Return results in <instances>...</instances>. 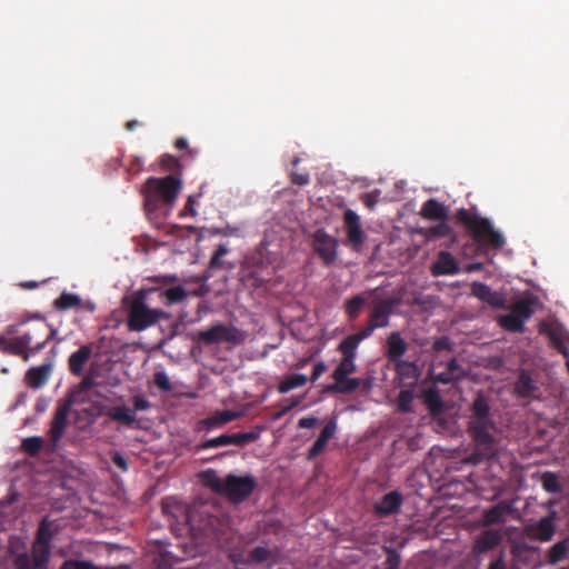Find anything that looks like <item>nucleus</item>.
Wrapping results in <instances>:
<instances>
[{
    "label": "nucleus",
    "mask_w": 569,
    "mask_h": 569,
    "mask_svg": "<svg viewBox=\"0 0 569 569\" xmlns=\"http://www.w3.org/2000/svg\"><path fill=\"white\" fill-rule=\"evenodd\" d=\"M497 423L490 413V406L483 395L479 393L470 407L467 431L475 445L467 462L479 465L498 457V439L493 435Z\"/></svg>",
    "instance_id": "f257e3e1"
},
{
    "label": "nucleus",
    "mask_w": 569,
    "mask_h": 569,
    "mask_svg": "<svg viewBox=\"0 0 569 569\" xmlns=\"http://www.w3.org/2000/svg\"><path fill=\"white\" fill-rule=\"evenodd\" d=\"M152 290L140 289L122 300L127 312V328L129 331L141 332L153 327L161 320H170L171 315L161 309L150 308L147 296Z\"/></svg>",
    "instance_id": "f03ea898"
},
{
    "label": "nucleus",
    "mask_w": 569,
    "mask_h": 569,
    "mask_svg": "<svg viewBox=\"0 0 569 569\" xmlns=\"http://www.w3.org/2000/svg\"><path fill=\"white\" fill-rule=\"evenodd\" d=\"M181 187V179L174 174L164 178H148L141 189L146 211L152 213L163 210L164 213H168L176 202Z\"/></svg>",
    "instance_id": "7ed1b4c3"
},
{
    "label": "nucleus",
    "mask_w": 569,
    "mask_h": 569,
    "mask_svg": "<svg viewBox=\"0 0 569 569\" xmlns=\"http://www.w3.org/2000/svg\"><path fill=\"white\" fill-rule=\"evenodd\" d=\"M456 217L470 233L479 253L487 254L489 251L499 250L505 246L503 236L493 228L489 219L465 208L459 209Z\"/></svg>",
    "instance_id": "20e7f679"
},
{
    "label": "nucleus",
    "mask_w": 569,
    "mask_h": 569,
    "mask_svg": "<svg viewBox=\"0 0 569 569\" xmlns=\"http://www.w3.org/2000/svg\"><path fill=\"white\" fill-rule=\"evenodd\" d=\"M199 478L203 486L218 495L226 496L233 503L244 501L257 486L256 479L250 475L243 477L228 475L222 479L213 469L202 471Z\"/></svg>",
    "instance_id": "39448f33"
},
{
    "label": "nucleus",
    "mask_w": 569,
    "mask_h": 569,
    "mask_svg": "<svg viewBox=\"0 0 569 569\" xmlns=\"http://www.w3.org/2000/svg\"><path fill=\"white\" fill-rule=\"evenodd\" d=\"M193 339L194 341L206 346L222 342L230 343L231 346H239L243 343L246 335L234 326H227L222 322H217L207 329L197 331Z\"/></svg>",
    "instance_id": "423d86ee"
},
{
    "label": "nucleus",
    "mask_w": 569,
    "mask_h": 569,
    "mask_svg": "<svg viewBox=\"0 0 569 569\" xmlns=\"http://www.w3.org/2000/svg\"><path fill=\"white\" fill-rule=\"evenodd\" d=\"M272 272L263 261L261 252L253 253L246 259L241 268V281L251 289H259L264 286L271 277Z\"/></svg>",
    "instance_id": "0eeeda50"
},
{
    "label": "nucleus",
    "mask_w": 569,
    "mask_h": 569,
    "mask_svg": "<svg viewBox=\"0 0 569 569\" xmlns=\"http://www.w3.org/2000/svg\"><path fill=\"white\" fill-rule=\"evenodd\" d=\"M338 240L325 229H318L311 237V247L323 266H332L338 257Z\"/></svg>",
    "instance_id": "6e6552de"
},
{
    "label": "nucleus",
    "mask_w": 569,
    "mask_h": 569,
    "mask_svg": "<svg viewBox=\"0 0 569 569\" xmlns=\"http://www.w3.org/2000/svg\"><path fill=\"white\" fill-rule=\"evenodd\" d=\"M343 227L347 234V243L356 252L362 249L366 233L362 230L360 217L351 209L343 213Z\"/></svg>",
    "instance_id": "1a4fd4ad"
},
{
    "label": "nucleus",
    "mask_w": 569,
    "mask_h": 569,
    "mask_svg": "<svg viewBox=\"0 0 569 569\" xmlns=\"http://www.w3.org/2000/svg\"><path fill=\"white\" fill-rule=\"evenodd\" d=\"M56 330L51 328L44 320H41L31 326L26 332L22 333L23 339H29V350L32 355L41 351L47 343L53 338Z\"/></svg>",
    "instance_id": "9d476101"
},
{
    "label": "nucleus",
    "mask_w": 569,
    "mask_h": 569,
    "mask_svg": "<svg viewBox=\"0 0 569 569\" xmlns=\"http://www.w3.org/2000/svg\"><path fill=\"white\" fill-rule=\"evenodd\" d=\"M399 305V300L396 298L381 299L373 302L368 322L378 328H386L389 326L390 316L393 313V309Z\"/></svg>",
    "instance_id": "9b49d317"
},
{
    "label": "nucleus",
    "mask_w": 569,
    "mask_h": 569,
    "mask_svg": "<svg viewBox=\"0 0 569 569\" xmlns=\"http://www.w3.org/2000/svg\"><path fill=\"white\" fill-rule=\"evenodd\" d=\"M503 539V531L502 529L497 528H489L483 531H481L472 547V553L476 556L489 552L497 548Z\"/></svg>",
    "instance_id": "f8f14e48"
},
{
    "label": "nucleus",
    "mask_w": 569,
    "mask_h": 569,
    "mask_svg": "<svg viewBox=\"0 0 569 569\" xmlns=\"http://www.w3.org/2000/svg\"><path fill=\"white\" fill-rule=\"evenodd\" d=\"M70 407V402H63L60 403L54 411L48 433L53 447H56V445L60 441L66 431Z\"/></svg>",
    "instance_id": "ddd939ff"
},
{
    "label": "nucleus",
    "mask_w": 569,
    "mask_h": 569,
    "mask_svg": "<svg viewBox=\"0 0 569 569\" xmlns=\"http://www.w3.org/2000/svg\"><path fill=\"white\" fill-rule=\"evenodd\" d=\"M337 349L342 355V358L333 370L331 377L332 379H342L356 371L357 366L355 361L357 358V351L342 343H339Z\"/></svg>",
    "instance_id": "4468645a"
},
{
    "label": "nucleus",
    "mask_w": 569,
    "mask_h": 569,
    "mask_svg": "<svg viewBox=\"0 0 569 569\" xmlns=\"http://www.w3.org/2000/svg\"><path fill=\"white\" fill-rule=\"evenodd\" d=\"M99 415L107 416L111 421L126 427H132L136 421V412L131 408L122 406H101Z\"/></svg>",
    "instance_id": "2eb2a0df"
},
{
    "label": "nucleus",
    "mask_w": 569,
    "mask_h": 569,
    "mask_svg": "<svg viewBox=\"0 0 569 569\" xmlns=\"http://www.w3.org/2000/svg\"><path fill=\"white\" fill-rule=\"evenodd\" d=\"M29 339L30 337H27L24 340L22 335L12 339L0 335V351L8 355L20 356L24 361H28L30 355H32L29 350Z\"/></svg>",
    "instance_id": "dca6fc26"
},
{
    "label": "nucleus",
    "mask_w": 569,
    "mask_h": 569,
    "mask_svg": "<svg viewBox=\"0 0 569 569\" xmlns=\"http://www.w3.org/2000/svg\"><path fill=\"white\" fill-rule=\"evenodd\" d=\"M239 417V413L232 410H222L216 411L213 415L201 419L197 423V431H206L209 432L213 429L220 428L228 422L236 420Z\"/></svg>",
    "instance_id": "f3484780"
},
{
    "label": "nucleus",
    "mask_w": 569,
    "mask_h": 569,
    "mask_svg": "<svg viewBox=\"0 0 569 569\" xmlns=\"http://www.w3.org/2000/svg\"><path fill=\"white\" fill-rule=\"evenodd\" d=\"M338 426L336 419H331L326 423L322 428L320 435L313 445L309 448L307 452V459L313 460L319 457L326 449L328 441L332 439L337 432Z\"/></svg>",
    "instance_id": "a211bd4d"
},
{
    "label": "nucleus",
    "mask_w": 569,
    "mask_h": 569,
    "mask_svg": "<svg viewBox=\"0 0 569 569\" xmlns=\"http://www.w3.org/2000/svg\"><path fill=\"white\" fill-rule=\"evenodd\" d=\"M460 271V267L456 258L448 251H440L436 261L431 266V273L435 277L452 276Z\"/></svg>",
    "instance_id": "6ab92c4d"
},
{
    "label": "nucleus",
    "mask_w": 569,
    "mask_h": 569,
    "mask_svg": "<svg viewBox=\"0 0 569 569\" xmlns=\"http://www.w3.org/2000/svg\"><path fill=\"white\" fill-rule=\"evenodd\" d=\"M515 393L519 398L536 399L539 398L540 389L532 380L531 375L527 370H521L515 383Z\"/></svg>",
    "instance_id": "aec40b11"
},
{
    "label": "nucleus",
    "mask_w": 569,
    "mask_h": 569,
    "mask_svg": "<svg viewBox=\"0 0 569 569\" xmlns=\"http://www.w3.org/2000/svg\"><path fill=\"white\" fill-rule=\"evenodd\" d=\"M402 495L398 491H391L385 495L375 505V512L380 517H386L398 512L402 505Z\"/></svg>",
    "instance_id": "412c9836"
},
{
    "label": "nucleus",
    "mask_w": 569,
    "mask_h": 569,
    "mask_svg": "<svg viewBox=\"0 0 569 569\" xmlns=\"http://www.w3.org/2000/svg\"><path fill=\"white\" fill-rule=\"evenodd\" d=\"M511 512V506L507 501H500L493 507L485 510L481 523L483 527L492 525H503L506 522V515Z\"/></svg>",
    "instance_id": "4be33fe9"
},
{
    "label": "nucleus",
    "mask_w": 569,
    "mask_h": 569,
    "mask_svg": "<svg viewBox=\"0 0 569 569\" xmlns=\"http://www.w3.org/2000/svg\"><path fill=\"white\" fill-rule=\"evenodd\" d=\"M92 355L90 345L81 346L77 351L72 352L68 359L69 371L73 376H82L84 367Z\"/></svg>",
    "instance_id": "5701e85b"
},
{
    "label": "nucleus",
    "mask_w": 569,
    "mask_h": 569,
    "mask_svg": "<svg viewBox=\"0 0 569 569\" xmlns=\"http://www.w3.org/2000/svg\"><path fill=\"white\" fill-rule=\"evenodd\" d=\"M471 293L479 300L495 308H500L505 303L503 298L499 293L493 292L488 284L482 282H473L471 284Z\"/></svg>",
    "instance_id": "b1692460"
},
{
    "label": "nucleus",
    "mask_w": 569,
    "mask_h": 569,
    "mask_svg": "<svg viewBox=\"0 0 569 569\" xmlns=\"http://www.w3.org/2000/svg\"><path fill=\"white\" fill-rule=\"evenodd\" d=\"M420 216L427 220L447 221L449 210L442 202L431 198L422 204Z\"/></svg>",
    "instance_id": "393cba45"
},
{
    "label": "nucleus",
    "mask_w": 569,
    "mask_h": 569,
    "mask_svg": "<svg viewBox=\"0 0 569 569\" xmlns=\"http://www.w3.org/2000/svg\"><path fill=\"white\" fill-rule=\"evenodd\" d=\"M408 349L399 332H391L387 338V357L389 361L400 360Z\"/></svg>",
    "instance_id": "a878e982"
},
{
    "label": "nucleus",
    "mask_w": 569,
    "mask_h": 569,
    "mask_svg": "<svg viewBox=\"0 0 569 569\" xmlns=\"http://www.w3.org/2000/svg\"><path fill=\"white\" fill-rule=\"evenodd\" d=\"M463 373L465 372L461 366L457 362L455 358H452L447 363L446 371L440 372L438 375H431V379L433 380V382L447 385L460 379L463 376Z\"/></svg>",
    "instance_id": "bb28decb"
},
{
    "label": "nucleus",
    "mask_w": 569,
    "mask_h": 569,
    "mask_svg": "<svg viewBox=\"0 0 569 569\" xmlns=\"http://www.w3.org/2000/svg\"><path fill=\"white\" fill-rule=\"evenodd\" d=\"M421 397L431 415H439L443 411V401L436 387L425 390Z\"/></svg>",
    "instance_id": "cd10ccee"
},
{
    "label": "nucleus",
    "mask_w": 569,
    "mask_h": 569,
    "mask_svg": "<svg viewBox=\"0 0 569 569\" xmlns=\"http://www.w3.org/2000/svg\"><path fill=\"white\" fill-rule=\"evenodd\" d=\"M277 559H278L277 550H270L262 546L254 547L249 552V560L253 563L269 562L270 565H273L277 562Z\"/></svg>",
    "instance_id": "c85d7f7f"
},
{
    "label": "nucleus",
    "mask_w": 569,
    "mask_h": 569,
    "mask_svg": "<svg viewBox=\"0 0 569 569\" xmlns=\"http://www.w3.org/2000/svg\"><path fill=\"white\" fill-rule=\"evenodd\" d=\"M49 377V368L47 366L32 367L27 371L26 380L31 388H40Z\"/></svg>",
    "instance_id": "c756f323"
},
{
    "label": "nucleus",
    "mask_w": 569,
    "mask_h": 569,
    "mask_svg": "<svg viewBox=\"0 0 569 569\" xmlns=\"http://www.w3.org/2000/svg\"><path fill=\"white\" fill-rule=\"evenodd\" d=\"M375 330H376L375 326H372L371 323L368 322L365 328H362L360 331H358L356 333L349 335L340 343L357 351L360 342L362 340L369 338Z\"/></svg>",
    "instance_id": "7c9ffc66"
},
{
    "label": "nucleus",
    "mask_w": 569,
    "mask_h": 569,
    "mask_svg": "<svg viewBox=\"0 0 569 569\" xmlns=\"http://www.w3.org/2000/svg\"><path fill=\"white\" fill-rule=\"evenodd\" d=\"M50 557V546L33 543L32 563L36 569H42L47 566Z\"/></svg>",
    "instance_id": "2f4dec72"
},
{
    "label": "nucleus",
    "mask_w": 569,
    "mask_h": 569,
    "mask_svg": "<svg viewBox=\"0 0 569 569\" xmlns=\"http://www.w3.org/2000/svg\"><path fill=\"white\" fill-rule=\"evenodd\" d=\"M308 377L302 373H293L287 376L278 386L280 393H287L295 388L302 387L307 383Z\"/></svg>",
    "instance_id": "473e14b6"
},
{
    "label": "nucleus",
    "mask_w": 569,
    "mask_h": 569,
    "mask_svg": "<svg viewBox=\"0 0 569 569\" xmlns=\"http://www.w3.org/2000/svg\"><path fill=\"white\" fill-rule=\"evenodd\" d=\"M164 305L172 306L182 302L188 297V291L182 286H176L162 291Z\"/></svg>",
    "instance_id": "72a5a7b5"
},
{
    "label": "nucleus",
    "mask_w": 569,
    "mask_h": 569,
    "mask_svg": "<svg viewBox=\"0 0 569 569\" xmlns=\"http://www.w3.org/2000/svg\"><path fill=\"white\" fill-rule=\"evenodd\" d=\"M367 299L362 295L353 296L345 302V311L349 320H356L362 308L365 307Z\"/></svg>",
    "instance_id": "f704fd0d"
},
{
    "label": "nucleus",
    "mask_w": 569,
    "mask_h": 569,
    "mask_svg": "<svg viewBox=\"0 0 569 569\" xmlns=\"http://www.w3.org/2000/svg\"><path fill=\"white\" fill-rule=\"evenodd\" d=\"M259 437H260L259 430H257V431L252 430L249 432H238V433H232V435L227 433V441H228V446H244L247 443L258 440Z\"/></svg>",
    "instance_id": "c9c22d12"
},
{
    "label": "nucleus",
    "mask_w": 569,
    "mask_h": 569,
    "mask_svg": "<svg viewBox=\"0 0 569 569\" xmlns=\"http://www.w3.org/2000/svg\"><path fill=\"white\" fill-rule=\"evenodd\" d=\"M500 327L510 332L522 333L525 331V323L518 319L513 313L500 316L498 319Z\"/></svg>",
    "instance_id": "e433bc0d"
},
{
    "label": "nucleus",
    "mask_w": 569,
    "mask_h": 569,
    "mask_svg": "<svg viewBox=\"0 0 569 569\" xmlns=\"http://www.w3.org/2000/svg\"><path fill=\"white\" fill-rule=\"evenodd\" d=\"M393 363L396 367V372L402 379L416 380L418 378V367L415 362L400 359L395 361Z\"/></svg>",
    "instance_id": "4c0bfd02"
},
{
    "label": "nucleus",
    "mask_w": 569,
    "mask_h": 569,
    "mask_svg": "<svg viewBox=\"0 0 569 569\" xmlns=\"http://www.w3.org/2000/svg\"><path fill=\"white\" fill-rule=\"evenodd\" d=\"M53 305L58 310H68L80 307L81 299L74 293L62 292L60 297L54 300Z\"/></svg>",
    "instance_id": "58836bf2"
},
{
    "label": "nucleus",
    "mask_w": 569,
    "mask_h": 569,
    "mask_svg": "<svg viewBox=\"0 0 569 569\" xmlns=\"http://www.w3.org/2000/svg\"><path fill=\"white\" fill-rule=\"evenodd\" d=\"M451 227L446 221H439L438 224L427 228L423 234L429 240L441 239L450 236Z\"/></svg>",
    "instance_id": "ea45409f"
},
{
    "label": "nucleus",
    "mask_w": 569,
    "mask_h": 569,
    "mask_svg": "<svg viewBox=\"0 0 569 569\" xmlns=\"http://www.w3.org/2000/svg\"><path fill=\"white\" fill-rule=\"evenodd\" d=\"M569 551V539H563L555 543L549 552L548 560L550 563H557L562 560Z\"/></svg>",
    "instance_id": "a19ab883"
},
{
    "label": "nucleus",
    "mask_w": 569,
    "mask_h": 569,
    "mask_svg": "<svg viewBox=\"0 0 569 569\" xmlns=\"http://www.w3.org/2000/svg\"><path fill=\"white\" fill-rule=\"evenodd\" d=\"M510 312L525 323L533 315V309L529 300H520L512 305Z\"/></svg>",
    "instance_id": "79ce46f5"
},
{
    "label": "nucleus",
    "mask_w": 569,
    "mask_h": 569,
    "mask_svg": "<svg viewBox=\"0 0 569 569\" xmlns=\"http://www.w3.org/2000/svg\"><path fill=\"white\" fill-rule=\"evenodd\" d=\"M184 159H179L171 154H164L161 158L160 164L164 170L173 172L172 174L177 176L181 173L182 168L184 167Z\"/></svg>",
    "instance_id": "37998d69"
},
{
    "label": "nucleus",
    "mask_w": 569,
    "mask_h": 569,
    "mask_svg": "<svg viewBox=\"0 0 569 569\" xmlns=\"http://www.w3.org/2000/svg\"><path fill=\"white\" fill-rule=\"evenodd\" d=\"M537 536L541 541L551 540L555 527L550 518H542L536 527Z\"/></svg>",
    "instance_id": "c03bdc74"
},
{
    "label": "nucleus",
    "mask_w": 569,
    "mask_h": 569,
    "mask_svg": "<svg viewBox=\"0 0 569 569\" xmlns=\"http://www.w3.org/2000/svg\"><path fill=\"white\" fill-rule=\"evenodd\" d=\"M51 539H52L51 525L47 518H43L41 520V522L39 523L34 542H37L39 545H49L50 546Z\"/></svg>",
    "instance_id": "a18cd8bd"
},
{
    "label": "nucleus",
    "mask_w": 569,
    "mask_h": 569,
    "mask_svg": "<svg viewBox=\"0 0 569 569\" xmlns=\"http://www.w3.org/2000/svg\"><path fill=\"white\" fill-rule=\"evenodd\" d=\"M333 380L338 382L339 393H342V395H348V393L355 392L361 386V382H362V379L349 378V376H347L346 378H342V379H333Z\"/></svg>",
    "instance_id": "49530a36"
},
{
    "label": "nucleus",
    "mask_w": 569,
    "mask_h": 569,
    "mask_svg": "<svg viewBox=\"0 0 569 569\" xmlns=\"http://www.w3.org/2000/svg\"><path fill=\"white\" fill-rule=\"evenodd\" d=\"M542 488L550 493H558L561 491V486L556 473L547 471L541 477Z\"/></svg>",
    "instance_id": "de8ad7c7"
},
{
    "label": "nucleus",
    "mask_w": 569,
    "mask_h": 569,
    "mask_svg": "<svg viewBox=\"0 0 569 569\" xmlns=\"http://www.w3.org/2000/svg\"><path fill=\"white\" fill-rule=\"evenodd\" d=\"M43 446V439L41 437H28L22 440L21 448L29 456H37Z\"/></svg>",
    "instance_id": "09e8293b"
},
{
    "label": "nucleus",
    "mask_w": 569,
    "mask_h": 569,
    "mask_svg": "<svg viewBox=\"0 0 569 569\" xmlns=\"http://www.w3.org/2000/svg\"><path fill=\"white\" fill-rule=\"evenodd\" d=\"M383 550L387 552V559L382 562L381 569H399L401 563L400 553L391 547H383Z\"/></svg>",
    "instance_id": "8fccbe9b"
},
{
    "label": "nucleus",
    "mask_w": 569,
    "mask_h": 569,
    "mask_svg": "<svg viewBox=\"0 0 569 569\" xmlns=\"http://www.w3.org/2000/svg\"><path fill=\"white\" fill-rule=\"evenodd\" d=\"M222 522L218 517L208 516L206 523L200 526L199 529L203 530L206 535L218 537L221 531Z\"/></svg>",
    "instance_id": "3c124183"
},
{
    "label": "nucleus",
    "mask_w": 569,
    "mask_h": 569,
    "mask_svg": "<svg viewBox=\"0 0 569 569\" xmlns=\"http://www.w3.org/2000/svg\"><path fill=\"white\" fill-rule=\"evenodd\" d=\"M413 398V392L411 390H401L397 401L399 411L411 412Z\"/></svg>",
    "instance_id": "603ef678"
},
{
    "label": "nucleus",
    "mask_w": 569,
    "mask_h": 569,
    "mask_svg": "<svg viewBox=\"0 0 569 569\" xmlns=\"http://www.w3.org/2000/svg\"><path fill=\"white\" fill-rule=\"evenodd\" d=\"M60 569H102L91 561L87 560H77V559H68L63 561Z\"/></svg>",
    "instance_id": "864d4df0"
},
{
    "label": "nucleus",
    "mask_w": 569,
    "mask_h": 569,
    "mask_svg": "<svg viewBox=\"0 0 569 569\" xmlns=\"http://www.w3.org/2000/svg\"><path fill=\"white\" fill-rule=\"evenodd\" d=\"M228 251H229V249L227 248V246L220 243L217 247L213 256L210 259V263H209L210 268L211 269H221L223 267V262H222L221 258L223 256H226L228 253Z\"/></svg>",
    "instance_id": "5fc2aeb1"
},
{
    "label": "nucleus",
    "mask_w": 569,
    "mask_h": 569,
    "mask_svg": "<svg viewBox=\"0 0 569 569\" xmlns=\"http://www.w3.org/2000/svg\"><path fill=\"white\" fill-rule=\"evenodd\" d=\"M224 446H228L227 433L220 435L216 438L208 439L206 441H202L198 446V450H207V449L224 447Z\"/></svg>",
    "instance_id": "6e6d98bb"
},
{
    "label": "nucleus",
    "mask_w": 569,
    "mask_h": 569,
    "mask_svg": "<svg viewBox=\"0 0 569 569\" xmlns=\"http://www.w3.org/2000/svg\"><path fill=\"white\" fill-rule=\"evenodd\" d=\"M174 147L179 150H184L186 151V154H183L181 158L184 159V160H193L197 154H198V151L194 150V149H190L189 146H188V141L187 139L184 138H178L174 142Z\"/></svg>",
    "instance_id": "4d7b16f0"
},
{
    "label": "nucleus",
    "mask_w": 569,
    "mask_h": 569,
    "mask_svg": "<svg viewBox=\"0 0 569 569\" xmlns=\"http://www.w3.org/2000/svg\"><path fill=\"white\" fill-rule=\"evenodd\" d=\"M154 383L162 391H170L172 388L169 377L163 371H158L154 373Z\"/></svg>",
    "instance_id": "13d9d810"
},
{
    "label": "nucleus",
    "mask_w": 569,
    "mask_h": 569,
    "mask_svg": "<svg viewBox=\"0 0 569 569\" xmlns=\"http://www.w3.org/2000/svg\"><path fill=\"white\" fill-rule=\"evenodd\" d=\"M112 462L122 471H128L129 465L126 457L118 450H111L109 452Z\"/></svg>",
    "instance_id": "bf43d9fd"
},
{
    "label": "nucleus",
    "mask_w": 569,
    "mask_h": 569,
    "mask_svg": "<svg viewBox=\"0 0 569 569\" xmlns=\"http://www.w3.org/2000/svg\"><path fill=\"white\" fill-rule=\"evenodd\" d=\"M550 340L557 351L562 353L566 358L569 357V351H568L565 342L559 337H557L555 333H551Z\"/></svg>",
    "instance_id": "052dcab7"
},
{
    "label": "nucleus",
    "mask_w": 569,
    "mask_h": 569,
    "mask_svg": "<svg viewBox=\"0 0 569 569\" xmlns=\"http://www.w3.org/2000/svg\"><path fill=\"white\" fill-rule=\"evenodd\" d=\"M327 371V365L323 361H319L313 366V370L310 377V381L316 382Z\"/></svg>",
    "instance_id": "680f3d73"
},
{
    "label": "nucleus",
    "mask_w": 569,
    "mask_h": 569,
    "mask_svg": "<svg viewBox=\"0 0 569 569\" xmlns=\"http://www.w3.org/2000/svg\"><path fill=\"white\" fill-rule=\"evenodd\" d=\"M178 507V502L173 497H167L162 499L161 508L163 513L173 515L172 508Z\"/></svg>",
    "instance_id": "e2e57ef3"
},
{
    "label": "nucleus",
    "mask_w": 569,
    "mask_h": 569,
    "mask_svg": "<svg viewBox=\"0 0 569 569\" xmlns=\"http://www.w3.org/2000/svg\"><path fill=\"white\" fill-rule=\"evenodd\" d=\"M291 182L297 186H306L310 182V176L308 173H291Z\"/></svg>",
    "instance_id": "0e129e2a"
},
{
    "label": "nucleus",
    "mask_w": 569,
    "mask_h": 569,
    "mask_svg": "<svg viewBox=\"0 0 569 569\" xmlns=\"http://www.w3.org/2000/svg\"><path fill=\"white\" fill-rule=\"evenodd\" d=\"M451 348V342L448 337H440L433 342V349L436 351L449 350Z\"/></svg>",
    "instance_id": "69168bd1"
},
{
    "label": "nucleus",
    "mask_w": 569,
    "mask_h": 569,
    "mask_svg": "<svg viewBox=\"0 0 569 569\" xmlns=\"http://www.w3.org/2000/svg\"><path fill=\"white\" fill-rule=\"evenodd\" d=\"M150 408V402L143 398V397H140V396H136L133 397V409L134 412L138 411V410H147Z\"/></svg>",
    "instance_id": "338daca9"
},
{
    "label": "nucleus",
    "mask_w": 569,
    "mask_h": 569,
    "mask_svg": "<svg viewBox=\"0 0 569 569\" xmlns=\"http://www.w3.org/2000/svg\"><path fill=\"white\" fill-rule=\"evenodd\" d=\"M488 569H507L505 553L502 551L499 553V556L496 559H493L489 563Z\"/></svg>",
    "instance_id": "774afa93"
}]
</instances>
